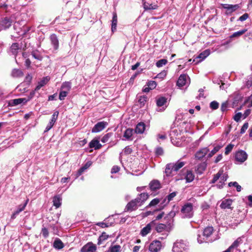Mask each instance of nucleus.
I'll list each match as a JSON object with an SVG mask.
<instances>
[{
  "instance_id": "8",
  "label": "nucleus",
  "mask_w": 252,
  "mask_h": 252,
  "mask_svg": "<svg viewBox=\"0 0 252 252\" xmlns=\"http://www.w3.org/2000/svg\"><path fill=\"white\" fill-rule=\"evenodd\" d=\"M139 206L138 205L133 201L131 200L129 201L126 206L125 208V212H132L136 211Z\"/></svg>"
},
{
  "instance_id": "60",
  "label": "nucleus",
  "mask_w": 252,
  "mask_h": 252,
  "mask_svg": "<svg viewBox=\"0 0 252 252\" xmlns=\"http://www.w3.org/2000/svg\"><path fill=\"white\" fill-rule=\"evenodd\" d=\"M132 152V150L129 146H126L124 150V153L125 155H128L130 154Z\"/></svg>"
},
{
  "instance_id": "64",
  "label": "nucleus",
  "mask_w": 252,
  "mask_h": 252,
  "mask_svg": "<svg viewBox=\"0 0 252 252\" xmlns=\"http://www.w3.org/2000/svg\"><path fill=\"white\" fill-rule=\"evenodd\" d=\"M227 106H228V102H227V101H226L223 102L221 104V111L224 112V111H226V109H227Z\"/></svg>"
},
{
  "instance_id": "16",
  "label": "nucleus",
  "mask_w": 252,
  "mask_h": 252,
  "mask_svg": "<svg viewBox=\"0 0 252 252\" xmlns=\"http://www.w3.org/2000/svg\"><path fill=\"white\" fill-rule=\"evenodd\" d=\"M206 167L207 163L206 161H204L198 164L197 168L195 169V171L197 174H202L206 169Z\"/></svg>"
},
{
  "instance_id": "48",
  "label": "nucleus",
  "mask_w": 252,
  "mask_h": 252,
  "mask_svg": "<svg viewBox=\"0 0 252 252\" xmlns=\"http://www.w3.org/2000/svg\"><path fill=\"white\" fill-rule=\"evenodd\" d=\"M113 133H108L106 134H105L103 137L101 138V141L103 143H106L107 142L109 141V139L110 137L112 136Z\"/></svg>"
},
{
  "instance_id": "21",
  "label": "nucleus",
  "mask_w": 252,
  "mask_h": 252,
  "mask_svg": "<svg viewBox=\"0 0 252 252\" xmlns=\"http://www.w3.org/2000/svg\"><path fill=\"white\" fill-rule=\"evenodd\" d=\"M233 97V104L236 105L242 100L243 96L239 92H235L231 96Z\"/></svg>"
},
{
  "instance_id": "59",
  "label": "nucleus",
  "mask_w": 252,
  "mask_h": 252,
  "mask_svg": "<svg viewBox=\"0 0 252 252\" xmlns=\"http://www.w3.org/2000/svg\"><path fill=\"white\" fill-rule=\"evenodd\" d=\"M41 233L43 236L44 238H46L47 237H48L49 236V232H48V229L45 228V227H43L42 228V230H41Z\"/></svg>"
},
{
  "instance_id": "41",
  "label": "nucleus",
  "mask_w": 252,
  "mask_h": 252,
  "mask_svg": "<svg viewBox=\"0 0 252 252\" xmlns=\"http://www.w3.org/2000/svg\"><path fill=\"white\" fill-rule=\"evenodd\" d=\"M247 31V29H245L242 30L238 31L237 32H235L233 33L230 36V38H234V37H237L241 36L243 34H244Z\"/></svg>"
},
{
  "instance_id": "52",
  "label": "nucleus",
  "mask_w": 252,
  "mask_h": 252,
  "mask_svg": "<svg viewBox=\"0 0 252 252\" xmlns=\"http://www.w3.org/2000/svg\"><path fill=\"white\" fill-rule=\"evenodd\" d=\"M157 83L155 81H149L147 83V86L149 87V89L151 90L154 89L157 86Z\"/></svg>"
},
{
  "instance_id": "14",
  "label": "nucleus",
  "mask_w": 252,
  "mask_h": 252,
  "mask_svg": "<svg viewBox=\"0 0 252 252\" xmlns=\"http://www.w3.org/2000/svg\"><path fill=\"white\" fill-rule=\"evenodd\" d=\"M153 224H155L154 220L147 224L146 226L143 228L141 230V235L143 236H145L149 233L151 230L152 225Z\"/></svg>"
},
{
  "instance_id": "54",
  "label": "nucleus",
  "mask_w": 252,
  "mask_h": 252,
  "mask_svg": "<svg viewBox=\"0 0 252 252\" xmlns=\"http://www.w3.org/2000/svg\"><path fill=\"white\" fill-rule=\"evenodd\" d=\"M234 147V145L232 144H228L225 149V154L228 155L230 152H231Z\"/></svg>"
},
{
  "instance_id": "11",
  "label": "nucleus",
  "mask_w": 252,
  "mask_h": 252,
  "mask_svg": "<svg viewBox=\"0 0 252 252\" xmlns=\"http://www.w3.org/2000/svg\"><path fill=\"white\" fill-rule=\"evenodd\" d=\"M168 223H158L156 225L155 229L158 233H161L164 231L169 232L170 230L169 229L168 226H170V225H168Z\"/></svg>"
},
{
  "instance_id": "26",
  "label": "nucleus",
  "mask_w": 252,
  "mask_h": 252,
  "mask_svg": "<svg viewBox=\"0 0 252 252\" xmlns=\"http://www.w3.org/2000/svg\"><path fill=\"white\" fill-rule=\"evenodd\" d=\"M186 164L184 161L178 160L175 163H172V166L173 168L174 171H178L179 169L182 168Z\"/></svg>"
},
{
  "instance_id": "57",
  "label": "nucleus",
  "mask_w": 252,
  "mask_h": 252,
  "mask_svg": "<svg viewBox=\"0 0 252 252\" xmlns=\"http://www.w3.org/2000/svg\"><path fill=\"white\" fill-rule=\"evenodd\" d=\"M67 93L68 92L67 91H65L63 90L61 91L59 94V99L61 100H63L65 97L66 96Z\"/></svg>"
},
{
  "instance_id": "55",
  "label": "nucleus",
  "mask_w": 252,
  "mask_h": 252,
  "mask_svg": "<svg viewBox=\"0 0 252 252\" xmlns=\"http://www.w3.org/2000/svg\"><path fill=\"white\" fill-rule=\"evenodd\" d=\"M163 150L161 147H157L155 151V154L157 156H162L163 155Z\"/></svg>"
},
{
  "instance_id": "6",
  "label": "nucleus",
  "mask_w": 252,
  "mask_h": 252,
  "mask_svg": "<svg viewBox=\"0 0 252 252\" xmlns=\"http://www.w3.org/2000/svg\"><path fill=\"white\" fill-rule=\"evenodd\" d=\"M106 122H100L96 124L92 129V132L97 133L102 131L107 126Z\"/></svg>"
},
{
  "instance_id": "1",
  "label": "nucleus",
  "mask_w": 252,
  "mask_h": 252,
  "mask_svg": "<svg viewBox=\"0 0 252 252\" xmlns=\"http://www.w3.org/2000/svg\"><path fill=\"white\" fill-rule=\"evenodd\" d=\"M181 213L183 214L184 218H190L193 216V205L191 203H188L185 204L182 209Z\"/></svg>"
},
{
  "instance_id": "17",
  "label": "nucleus",
  "mask_w": 252,
  "mask_h": 252,
  "mask_svg": "<svg viewBox=\"0 0 252 252\" xmlns=\"http://www.w3.org/2000/svg\"><path fill=\"white\" fill-rule=\"evenodd\" d=\"M210 54V52L208 50H206L201 52L195 59L193 60V62H195L196 59H199V61H197L195 63L200 62L203 60L205 59Z\"/></svg>"
},
{
  "instance_id": "2",
  "label": "nucleus",
  "mask_w": 252,
  "mask_h": 252,
  "mask_svg": "<svg viewBox=\"0 0 252 252\" xmlns=\"http://www.w3.org/2000/svg\"><path fill=\"white\" fill-rule=\"evenodd\" d=\"M161 246L160 241L154 240L150 244L149 250L151 252H158L160 250Z\"/></svg>"
},
{
  "instance_id": "49",
  "label": "nucleus",
  "mask_w": 252,
  "mask_h": 252,
  "mask_svg": "<svg viewBox=\"0 0 252 252\" xmlns=\"http://www.w3.org/2000/svg\"><path fill=\"white\" fill-rule=\"evenodd\" d=\"M27 202L28 200L24 204H21L18 206L17 210L15 211L16 213L18 215L25 209L26 206H27Z\"/></svg>"
},
{
  "instance_id": "53",
  "label": "nucleus",
  "mask_w": 252,
  "mask_h": 252,
  "mask_svg": "<svg viewBox=\"0 0 252 252\" xmlns=\"http://www.w3.org/2000/svg\"><path fill=\"white\" fill-rule=\"evenodd\" d=\"M221 174H222V173L220 172V171H219L216 174H215L214 175L213 179H212L211 183L212 184L216 183L218 181V180L220 178V177L221 175Z\"/></svg>"
},
{
  "instance_id": "35",
  "label": "nucleus",
  "mask_w": 252,
  "mask_h": 252,
  "mask_svg": "<svg viewBox=\"0 0 252 252\" xmlns=\"http://www.w3.org/2000/svg\"><path fill=\"white\" fill-rule=\"evenodd\" d=\"M19 49H20L19 44L16 42L13 43L10 47V50L12 54L14 55H16L17 54L18 50Z\"/></svg>"
},
{
  "instance_id": "31",
  "label": "nucleus",
  "mask_w": 252,
  "mask_h": 252,
  "mask_svg": "<svg viewBox=\"0 0 252 252\" xmlns=\"http://www.w3.org/2000/svg\"><path fill=\"white\" fill-rule=\"evenodd\" d=\"M53 246L55 249L60 250L63 248L64 244L60 239H57L55 240Z\"/></svg>"
},
{
  "instance_id": "61",
  "label": "nucleus",
  "mask_w": 252,
  "mask_h": 252,
  "mask_svg": "<svg viewBox=\"0 0 252 252\" xmlns=\"http://www.w3.org/2000/svg\"><path fill=\"white\" fill-rule=\"evenodd\" d=\"M249 126V124L248 123H245L243 126H242L241 130L240 133L241 134H243L245 132L246 130L248 129Z\"/></svg>"
},
{
  "instance_id": "42",
  "label": "nucleus",
  "mask_w": 252,
  "mask_h": 252,
  "mask_svg": "<svg viewBox=\"0 0 252 252\" xmlns=\"http://www.w3.org/2000/svg\"><path fill=\"white\" fill-rule=\"evenodd\" d=\"M242 243V240L241 237L238 238L229 247L231 250L237 248L240 244Z\"/></svg>"
},
{
  "instance_id": "44",
  "label": "nucleus",
  "mask_w": 252,
  "mask_h": 252,
  "mask_svg": "<svg viewBox=\"0 0 252 252\" xmlns=\"http://www.w3.org/2000/svg\"><path fill=\"white\" fill-rule=\"evenodd\" d=\"M59 112L58 111H55L52 116V119L49 124H51L52 126H54L56 120L58 119L59 115Z\"/></svg>"
},
{
  "instance_id": "37",
  "label": "nucleus",
  "mask_w": 252,
  "mask_h": 252,
  "mask_svg": "<svg viewBox=\"0 0 252 252\" xmlns=\"http://www.w3.org/2000/svg\"><path fill=\"white\" fill-rule=\"evenodd\" d=\"M133 130L132 128H127L124 132V137L128 140H130L133 134Z\"/></svg>"
},
{
  "instance_id": "19",
  "label": "nucleus",
  "mask_w": 252,
  "mask_h": 252,
  "mask_svg": "<svg viewBox=\"0 0 252 252\" xmlns=\"http://www.w3.org/2000/svg\"><path fill=\"white\" fill-rule=\"evenodd\" d=\"M214 229L212 226H207L204 228L203 232V236L205 237L206 239L210 237L214 232Z\"/></svg>"
},
{
  "instance_id": "43",
  "label": "nucleus",
  "mask_w": 252,
  "mask_h": 252,
  "mask_svg": "<svg viewBox=\"0 0 252 252\" xmlns=\"http://www.w3.org/2000/svg\"><path fill=\"white\" fill-rule=\"evenodd\" d=\"M160 201V199L158 198L153 199L150 203L146 207V208L148 209L150 207L155 206L158 205Z\"/></svg>"
},
{
  "instance_id": "30",
  "label": "nucleus",
  "mask_w": 252,
  "mask_h": 252,
  "mask_svg": "<svg viewBox=\"0 0 252 252\" xmlns=\"http://www.w3.org/2000/svg\"><path fill=\"white\" fill-rule=\"evenodd\" d=\"M62 198L60 195H58L54 197L53 202V205L56 208H59L61 205Z\"/></svg>"
},
{
  "instance_id": "23",
  "label": "nucleus",
  "mask_w": 252,
  "mask_h": 252,
  "mask_svg": "<svg viewBox=\"0 0 252 252\" xmlns=\"http://www.w3.org/2000/svg\"><path fill=\"white\" fill-rule=\"evenodd\" d=\"M150 188L152 190H156L161 188L160 182L158 180L152 181L150 184Z\"/></svg>"
},
{
  "instance_id": "29",
  "label": "nucleus",
  "mask_w": 252,
  "mask_h": 252,
  "mask_svg": "<svg viewBox=\"0 0 252 252\" xmlns=\"http://www.w3.org/2000/svg\"><path fill=\"white\" fill-rule=\"evenodd\" d=\"M143 5L145 10L156 9L158 8L157 5L150 3L147 1H144Z\"/></svg>"
},
{
  "instance_id": "27",
  "label": "nucleus",
  "mask_w": 252,
  "mask_h": 252,
  "mask_svg": "<svg viewBox=\"0 0 252 252\" xmlns=\"http://www.w3.org/2000/svg\"><path fill=\"white\" fill-rule=\"evenodd\" d=\"M145 129V125L144 123L141 122L138 123L135 128V132L136 133H142Z\"/></svg>"
},
{
  "instance_id": "34",
  "label": "nucleus",
  "mask_w": 252,
  "mask_h": 252,
  "mask_svg": "<svg viewBox=\"0 0 252 252\" xmlns=\"http://www.w3.org/2000/svg\"><path fill=\"white\" fill-rule=\"evenodd\" d=\"M12 76L13 77H21L23 76V72L19 69H14L12 71Z\"/></svg>"
},
{
  "instance_id": "62",
  "label": "nucleus",
  "mask_w": 252,
  "mask_h": 252,
  "mask_svg": "<svg viewBox=\"0 0 252 252\" xmlns=\"http://www.w3.org/2000/svg\"><path fill=\"white\" fill-rule=\"evenodd\" d=\"M242 116V114L241 112H238L235 115V116L233 117V119L236 122H238L240 120Z\"/></svg>"
},
{
  "instance_id": "32",
  "label": "nucleus",
  "mask_w": 252,
  "mask_h": 252,
  "mask_svg": "<svg viewBox=\"0 0 252 252\" xmlns=\"http://www.w3.org/2000/svg\"><path fill=\"white\" fill-rule=\"evenodd\" d=\"M91 163L89 161L86 162L84 166H83L78 170L77 173V176L81 175L84 171L88 169L91 166Z\"/></svg>"
},
{
  "instance_id": "22",
  "label": "nucleus",
  "mask_w": 252,
  "mask_h": 252,
  "mask_svg": "<svg viewBox=\"0 0 252 252\" xmlns=\"http://www.w3.org/2000/svg\"><path fill=\"white\" fill-rule=\"evenodd\" d=\"M176 216V212L174 210L171 211L166 217L164 218V220H167L166 223H168V225H170L171 222H173V218Z\"/></svg>"
},
{
  "instance_id": "36",
  "label": "nucleus",
  "mask_w": 252,
  "mask_h": 252,
  "mask_svg": "<svg viewBox=\"0 0 252 252\" xmlns=\"http://www.w3.org/2000/svg\"><path fill=\"white\" fill-rule=\"evenodd\" d=\"M109 237L108 235L106 232L102 233L101 235L99 237L98 239L97 245H100L102 243L106 240Z\"/></svg>"
},
{
  "instance_id": "10",
  "label": "nucleus",
  "mask_w": 252,
  "mask_h": 252,
  "mask_svg": "<svg viewBox=\"0 0 252 252\" xmlns=\"http://www.w3.org/2000/svg\"><path fill=\"white\" fill-rule=\"evenodd\" d=\"M12 23V20L11 19V18L7 17L2 19L0 22L1 26L4 29H8L9 27H11Z\"/></svg>"
},
{
  "instance_id": "25",
  "label": "nucleus",
  "mask_w": 252,
  "mask_h": 252,
  "mask_svg": "<svg viewBox=\"0 0 252 252\" xmlns=\"http://www.w3.org/2000/svg\"><path fill=\"white\" fill-rule=\"evenodd\" d=\"M50 40L52 45L54 46V49H58L59 43L57 35L55 34H51L50 36Z\"/></svg>"
},
{
  "instance_id": "20",
  "label": "nucleus",
  "mask_w": 252,
  "mask_h": 252,
  "mask_svg": "<svg viewBox=\"0 0 252 252\" xmlns=\"http://www.w3.org/2000/svg\"><path fill=\"white\" fill-rule=\"evenodd\" d=\"M118 23L117 14L116 12L113 13V17L111 24V31L113 32H115L117 29V25Z\"/></svg>"
},
{
  "instance_id": "3",
  "label": "nucleus",
  "mask_w": 252,
  "mask_h": 252,
  "mask_svg": "<svg viewBox=\"0 0 252 252\" xmlns=\"http://www.w3.org/2000/svg\"><path fill=\"white\" fill-rule=\"evenodd\" d=\"M149 197V195L147 193H141L133 201L138 205L141 206Z\"/></svg>"
},
{
  "instance_id": "58",
  "label": "nucleus",
  "mask_w": 252,
  "mask_h": 252,
  "mask_svg": "<svg viewBox=\"0 0 252 252\" xmlns=\"http://www.w3.org/2000/svg\"><path fill=\"white\" fill-rule=\"evenodd\" d=\"M176 192H173L170 193L169 194H168L167 196V201L166 203V204L168 203L171 200H172L173 199V198L176 196Z\"/></svg>"
},
{
  "instance_id": "39",
  "label": "nucleus",
  "mask_w": 252,
  "mask_h": 252,
  "mask_svg": "<svg viewBox=\"0 0 252 252\" xmlns=\"http://www.w3.org/2000/svg\"><path fill=\"white\" fill-rule=\"evenodd\" d=\"M172 171H173V168L172 166V163H170L167 164L166 165V168L165 170V173L167 176H170Z\"/></svg>"
},
{
  "instance_id": "38",
  "label": "nucleus",
  "mask_w": 252,
  "mask_h": 252,
  "mask_svg": "<svg viewBox=\"0 0 252 252\" xmlns=\"http://www.w3.org/2000/svg\"><path fill=\"white\" fill-rule=\"evenodd\" d=\"M31 55L35 59L38 61H41L43 59L42 55L37 50L32 51Z\"/></svg>"
},
{
  "instance_id": "45",
  "label": "nucleus",
  "mask_w": 252,
  "mask_h": 252,
  "mask_svg": "<svg viewBox=\"0 0 252 252\" xmlns=\"http://www.w3.org/2000/svg\"><path fill=\"white\" fill-rule=\"evenodd\" d=\"M221 147V146L219 145L215 147L213 150H212L211 151V152L208 154V157L210 158L213 157L217 152H218L220 149Z\"/></svg>"
},
{
  "instance_id": "12",
  "label": "nucleus",
  "mask_w": 252,
  "mask_h": 252,
  "mask_svg": "<svg viewBox=\"0 0 252 252\" xmlns=\"http://www.w3.org/2000/svg\"><path fill=\"white\" fill-rule=\"evenodd\" d=\"M28 101V100L26 98H19L14 99H11L9 101V105L11 106H14L18 104H21L22 103H25Z\"/></svg>"
},
{
  "instance_id": "56",
  "label": "nucleus",
  "mask_w": 252,
  "mask_h": 252,
  "mask_svg": "<svg viewBox=\"0 0 252 252\" xmlns=\"http://www.w3.org/2000/svg\"><path fill=\"white\" fill-rule=\"evenodd\" d=\"M147 99L148 97L144 95L140 96L138 101L141 105L144 106Z\"/></svg>"
},
{
  "instance_id": "18",
  "label": "nucleus",
  "mask_w": 252,
  "mask_h": 252,
  "mask_svg": "<svg viewBox=\"0 0 252 252\" xmlns=\"http://www.w3.org/2000/svg\"><path fill=\"white\" fill-rule=\"evenodd\" d=\"M50 78L49 76H46L43 77L39 82L38 83L37 86L35 88V91H38L41 87L45 85L50 80Z\"/></svg>"
},
{
  "instance_id": "50",
  "label": "nucleus",
  "mask_w": 252,
  "mask_h": 252,
  "mask_svg": "<svg viewBox=\"0 0 252 252\" xmlns=\"http://www.w3.org/2000/svg\"><path fill=\"white\" fill-rule=\"evenodd\" d=\"M167 63V61L166 59H161L158 60L156 63V65L158 67L162 66L163 65H165Z\"/></svg>"
},
{
  "instance_id": "47",
  "label": "nucleus",
  "mask_w": 252,
  "mask_h": 252,
  "mask_svg": "<svg viewBox=\"0 0 252 252\" xmlns=\"http://www.w3.org/2000/svg\"><path fill=\"white\" fill-rule=\"evenodd\" d=\"M228 186L229 187L234 186L235 188H236V190L237 191L239 192L241 190L242 188L241 186H240L237 182H230L228 184Z\"/></svg>"
},
{
  "instance_id": "5",
  "label": "nucleus",
  "mask_w": 252,
  "mask_h": 252,
  "mask_svg": "<svg viewBox=\"0 0 252 252\" xmlns=\"http://www.w3.org/2000/svg\"><path fill=\"white\" fill-rule=\"evenodd\" d=\"M96 247L92 242H88L81 249V252H96Z\"/></svg>"
},
{
  "instance_id": "4",
  "label": "nucleus",
  "mask_w": 252,
  "mask_h": 252,
  "mask_svg": "<svg viewBox=\"0 0 252 252\" xmlns=\"http://www.w3.org/2000/svg\"><path fill=\"white\" fill-rule=\"evenodd\" d=\"M248 158V155L246 152L243 150H239L235 154L236 160L241 163L244 162Z\"/></svg>"
},
{
  "instance_id": "40",
  "label": "nucleus",
  "mask_w": 252,
  "mask_h": 252,
  "mask_svg": "<svg viewBox=\"0 0 252 252\" xmlns=\"http://www.w3.org/2000/svg\"><path fill=\"white\" fill-rule=\"evenodd\" d=\"M71 88V83L70 82H65L63 83L61 86V89L67 91V92L70 91Z\"/></svg>"
},
{
  "instance_id": "24",
  "label": "nucleus",
  "mask_w": 252,
  "mask_h": 252,
  "mask_svg": "<svg viewBox=\"0 0 252 252\" xmlns=\"http://www.w3.org/2000/svg\"><path fill=\"white\" fill-rule=\"evenodd\" d=\"M187 81V75L186 74H181L177 82V85L180 87H183L186 85Z\"/></svg>"
},
{
  "instance_id": "28",
  "label": "nucleus",
  "mask_w": 252,
  "mask_h": 252,
  "mask_svg": "<svg viewBox=\"0 0 252 252\" xmlns=\"http://www.w3.org/2000/svg\"><path fill=\"white\" fill-rule=\"evenodd\" d=\"M194 179V175L193 172L191 170H187L185 179L186 180V182L190 183L193 181Z\"/></svg>"
},
{
  "instance_id": "7",
  "label": "nucleus",
  "mask_w": 252,
  "mask_h": 252,
  "mask_svg": "<svg viewBox=\"0 0 252 252\" xmlns=\"http://www.w3.org/2000/svg\"><path fill=\"white\" fill-rule=\"evenodd\" d=\"M233 202V200L231 199H224L222 201L220 205V207L222 209H228L232 210L233 209V207H232Z\"/></svg>"
},
{
  "instance_id": "33",
  "label": "nucleus",
  "mask_w": 252,
  "mask_h": 252,
  "mask_svg": "<svg viewBox=\"0 0 252 252\" xmlns=\"http://www.w3.org/2000/svg\"><path fill=\"white\" fill-rule=\"evenodd\" d=\"M167 102V98L163 96L158 98L156 101L157 105L158 107L163 106Z\"/></svg>"
},
{
  "instance_id": "13",
  "label": "nucleus",
  "mask_w": 252,
  "mask_h": 252,
  "mask_svg": "<svg viewBox=\"0 0 252 252\" xmlns=\"http://www.w3.org/2000/svg\"><path fill=\"white\" fill-rule=\"evenodd\" d=\"M209 149L208 148H204L200 149L195 154V158L198 159H201L209 152Z\"/></svg>"
},
{
  "instance_id": "15",
  "label": "nucleus",
  "mask_w": 252,
  "mask_h": 252,
  "mask_svg": "<svg viewBox=\"0 0 252 252\" xmlns=\"http://www.w3.org/2000/svg\"><path fill=\"white\" fill-rule=\"evenodd\" d=\"M89 147L91 148H94L95 150H98L101 148L102 145L100 144L98 139L95 138L90 142Z\"/></svg>"
},
{
  "instance_id": "51",
  "label": "nucleus",
  "mask_w": 252,
  "mask_h": 252,
  "mask_svg": "<svg viewBox=\"0 0 252 252\" xmlns=\"http://www.w3.org/2000/svg\"><path fill=\"white\" fill-rule=\"evenodd\" d=\"M219 103L216 101H213L210 103V107L213 110H216L219 108Z\"/></svg>"
},
{
  "instance_id": "9",
  "label": "nucleus",
  "mask_w": 252,
  "mask_h": 252,
  "mask_svg": "<svg viewBox=\"0 0 252 252\" xmlns=\"http://www.w3.org/2000/svg\"><path fill=\"white\" fill-rule=\"evenodd\" d=\"M221 6L223 8L227 9V11L226 12L227 14H231L239 8V5L238 4L232 5L228 4H221Z\"/></svg>"
},
{
  "instance_id": "63",
  "label": "nucleus",
  "mask_w": 252,
  "mask_h": 252,
  "mask_svg": "<svg viewBox=\"0 0 252 252\" xmlns=\"http://www.w3.org/2000/svg\"><path fill=\"white\" fill-rule=\"evenodd\" d=\"M166 74H167L166 71L163 70V71H161L160 73L158 74L156 77L158 78L163 79L166 76Z\"/></svg>"
},
{
  "instance_id": "46",
  "label": "nucleus",
  "mask_w": 252,
  "mask_h": 252,
  "mask_svg": "<svg viewBox=\"0 0 252 252\" xmlns=\"http://www.w3.org/2000/svg\"><path fill=\"white\" fill-rule=\"evenodd\" d=\"M121 247L119 245L111 246L109 248V251L110 252H120Z\"/></svg>"
}]
</instances>
